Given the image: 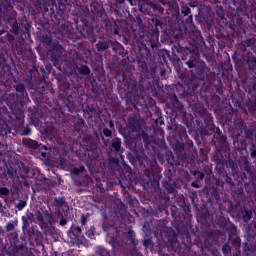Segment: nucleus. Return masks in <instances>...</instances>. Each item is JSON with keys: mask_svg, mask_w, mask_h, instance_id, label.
I'll list each match as a JSON object with an SVG mask.
<instances>
[{"mask_svg": "<svg viewBox=\"0 0 256 256\" xmlns=\"http://www.w3.org/2000/svg\"><path fill=\"white\" fill-rule=\"evenodd\" d=\"M127 127L132 131V133H138L137 138L129 135L131 145L133 147V153L129 154L127 158L129 159L131 165L134 167H139L146 177V186L151 187L154 191L159 189V193L156 196L158 200V211L159 213H169V201L175 199L177 195V182H175V175L171 172V169L164 171V190L159 188V181H161V175L159 172L155 171L153 168L157 166V159L161 165L168 163L170 167H179L181 163L179 159L175 157L173 151L167 147H160L157 141L151 140L149 134L143 130V125L141 120L137 118L136 115L129 116L127 118ZM137 139H142L145 149L148 151V155H151L152 159L147 157L145 154V149H143V144L137 143Z\"/></svg>", "mask_w": 256, "mask_h": 256, "instance_id": "f257e3e1", "label": "nucleus"}, {"mask_svg": "<svg viewBox=\"0 0 256 256\" xmlns=\"http://www.w3.org/2000/svg\"><path fill=\"white\" fill-rule=\"evenodd\" d=\"M175 49L180 59L184 61V65L192 69L190 76H188L187 83L191 85L193 91H197V88L201 87V85H205V78L207 77V72L205 71L207 64H205V61L201 60L200 53H202L209 65H213L215 63L213 50L207 47L201 34L193 35L188 40V45L186 46H181V44L178 43Z\"/></svg>", "mask_w": 256, "mask_h": 256, "instance_id": "f03ea898", "label": "nucleus"}, {"mask_svg": "<svg viewBox=\"0 0 256 256\" xmlns=\"http://www.w3.org/2000/svg\"><path fill=\"white\" fill-rule=\"evenodd\" d=\"M217 226L221 230L207 231L205 233L204 243L200 244V246L193 243L187 227H178L177 231L185 237V241L189 247H193V249H195V247L198 248L197 252H195V255L198 256H221V253L218 251H211V247H213V242H217L218 239H224L226 237L225 233H228L229 243L236 249L234 256H238L240 253L239 249H241V238L237 234V226L231 222H227V219L225 218H219Z\"/></svg>", "mask_w": 256, "mask_h": 256, "instance_id": "7ed1b4c3", "label": "nucleus"}, {"mask_svg": "<svg viewBox=\"0 0 256 256\" xmlns=\"http://www.w3.org/2000/svg\"><path fill=\"white\" fill-rule=\"evenodd\" d=\"M169 101L172 107V113H175L176 117H181L184 125L187 127L189 133L192 131H196L201 135V137H207L209 135L213 136V142L218 145H225L227 143V136L221 132L219 127L215 126L213 122V115L208 112H203L196 117V124L193 121V115L187 113L185 110V106L179 98L177 94L172 93L169 94Z\"/></svg>", "mask_w": 256, "mask_h": 256, "instance_id": "20e7f679", "label": "nucleus"}, {"mask_svg": "<svg viewBox=\"0 0 256 256\" xmlns=\"http://www.w3.org/2000/svg\"><path fill=\"white\" fill-rule=\"evenodd\" d=\"M152 30L145 32L140 31L136 35L138 45V60L145 67V61L151 57L155 51L159 50L161 43L159 42V33L165 31L166 24L159 16H153L150 20Z\"/></svg>", "mask_w": 256, "mask_h": 256, "instance_id": "39448f33", "label": "nucleus"}, {"mask_svg": "<svg viewBox=\"0 0 256 256\" xmlns=\"http://www.w3.org/2000/svg\"><path fill=\"white\" fill-rule=\"evenodd\" d=\"M60 91H63L64 97H67L65 100V106L56 105L52 109V115L58 123H65L67 121V112L68 113H77V101L79 97H82L83 90L76 85L71 86L67 82L59 81Z\"/></svg>", "mask_w": 256, "mask_h": 256, "instance_id": "423d86ee", "label": "nucleus"}, {"mask_svg": "<svg viewBox=\"0 0 256 256\" xmlns=\"http://www.w3.org/2000/svg\"><path fill=\"white\" fill-rule=\"evenodd\" d=\"M84 17L77 21V29L80 32V35L85 39H88L91 43H95L97 38L95 36V32L93 26L89 21L92 23H99V21L103 20V17H107V13L105 12V8L99 2L94 1L90 4L89 7L84 9Z\"/></svg>", "mask_w": 256, "mask_h": 256, "instance_id": "0eeeda50", "label": "nucleus"}, {"mask_svg": "<svg viewBox=\"0 0 256 256\" xmlns=\"http://www.w3.org/2000/svg\"><path fill=\"white\" fill-rule=\"evenodd\" d=\"M54 205L57 209L53 213H49V210L45 208H40L38 211H36V221L41 223V225L44 227H52L53 229H55V223L59 221V225H61V227H65V225L69 223V220L65 218L61 208L67 207V209H69V205H67V199L65 196L56 197L54 198Z\"/></svg>", "mask_w": 256, "mask_h": 256, "instance_id": "6e6552de", "label": "nucleus"}, {"mask_svg": "<svg viewBox=\"0 0 256 256\" xmlns=\"http://www.w3.org/2000/svg\"><path fill=\"white\" fill-rule=\"evenodd\" d=\"M77 1L79 0H58L55 4V0H38V5L43 11L44 19L51 21L54 25H61L67 5H75Z\"/></svg>", "mask_w": 256, "mask_h": 256, "instance_id": "1a4fd4ad", "label": "nucleus"}, {"mask_svg": "<svg viewBox=\"0 0 256 256\" xmlns=\"http://www.w3.org/2000/svg\"><path fill=\"white\" fill-rule=\"evenodd\" d=\"M132 55H134L133 61L135 63H137L138 65V69L140 71L141 74V80L140 83L138 85L140 91H145V83H149V67L147 66V61H149V59H151L152 57H159L160 63H168L169 61H171V52L169 50L166 49H162L161 50V46L158 47V50L152 52L151 56H149L146 60H145V67H143L142 62H139V46H137L136 48L134 46H132Z\"/></svg>", "mask_w": 256, "mask_h": 256, "instance_id": "9d476101", "label": "nucleus"}, {"mask_svg": "<svg viewBox=\"0 0 256 256\" xmlns=\"http://www.w3.org/2000/svg\"><path fill=\"white\" fill-rule=\"evenodd\" d=\"M170 145L181 161H185L193 151V141L189 139L185 128H180L178 135L170 140Z\"/></svg>", "mask_w": 256, "mask_h": 256, "instance_id": "9b49d317", "label": "nucleus"}, {"mask_svg": "<svg viewBox=\"0 0 256 256\" xmlns=\"http://www.w3.org/2000/svg\"><path fill=\"white\" fill-rule=\"evenodd\" d=\"M216 163V169H219L218 173H223V169H225V164L226 167L231 169L232 173H238L240 164L248 177H251V175H253V164L249 162V155L241 156L239 160H233L231 158H228V161H226L225 159H217Z\"/></svg>", "mask_w": 256, "mask_h": 256, "instance_id": "f8f14e48", "label": "nucleus"}, {"mask_svg": "<svg viewBox=\"0 0 256 256\" xmlns=\"http://www.w3.org/2000/svg\"><path fill=\"white\" fill-rule=\"evenodd\" d=\"M16 83L15 76L10 74L8 80L5 81L4 85L6 87V91H11V88L14 86L16 89V94H10L8 100H11V105H17V103H21V101H25V99H29V94L27 93V89H25V85L18 83L16 86L13 85Z\"/></svg>", "mask_w": 256, "mask_h": 256, "instance_id": "ddd939ff", "label": "nucleus"}, {"mask_svg": "<svg viewBox=\"0 0 256 256\" xmlns=\"http://www.w3.org/2000/svg\"><path fill=\"white\" fill-rule=\"evenodd\" d=\"M7 25L10 27V32L13 35H17L22 41L31 37V24L29 22L26 21L19 24L17 18L9 17L7 19Z\"/></svg>", "mask_w": 256, "mask_h": 256, "instance_id": "4468645a", "label": "nucleus"}, {"mask_svg": "<svg viewBox=\"0 0 256 256\" xmlns=\"http://www.w3.org/2000/svg\"><path fill=\"white\" fill-rule=\"evenodd\" d=\"M71 55L74 75H78L80 77H87V75H91V68H89V65H87V59H85L83 54L74 51L71 53Z\"/></svg>", "mask_w": 256, "mask_h": 256, "instance_id": "2eb2a0df", "label": "nucleus"}, {"mask_svg": "<svg viewBox=\"0 0 256 256\" xmlns=\"http://www.w3.org/2000/svg\"><path fill=\"white\" fill-rule=\"evenodd\" d=\"M102 229L106 233L107 241L111 245L112 249L121 247V237H119V228L104 222Z\"/></svg>", "mask_w": 256, "mask_h": 256, "instance_id": "dca6fc26", "label": "nucleus"}, {"mask_svg": "<svg viewBox=\"0 0 256 256\" xmlns=\"http://www.w3.org/2000/svg\"><path fill=\"white\" fill-rule=\"evenodd\" d=\"M23 145L28 147V149H33L34 151H39L43 159L47 158V155L51 153V148H48L46 145L39 144L36 140H31L29 138L22 139Z\"/></svg>", "mask_w": 256, "mask_h": 256, "instance_id": "f3484780", "label": "nucleus"}, {"mask_svg": "<svg viewBox=\"0 0 256 256\" xmlns=\"http://www.w3.org/2000/svg\"><path fill=\"white\" fill-rule=\"evenodd\" d=\"M49 52L51 53L54 65L57 66V63L63 57V46L58 42H52L50 43Z\"/></svg>", "mask_w": 256, "mask_h": 256, "instance_id": "a211bd4d", "label": "nucleus"}, {"mask_svg": "<svg viewBox=\"0 0 256 256\" xmlns=\"http://www.w3.org/2000/svg\"><path fill=\"white\" fill-rule=\"evenodd\" d=\"M67 233L68 237L71 239L70 243H72V245H77L83 240V230L75 224L70 227Z\"/></svg>", "mask_w": 256, "mask_h": 256, "instance_id": "6ab92c4d", "label": "nucleus"}, {"mask_svg": "<svg viewBox=\"0 0 256 256\" xmlns=\"http://www.w3.org/2000/svg\"><path fill=\"white\" fill-rule=\"evenodd\" d=\"M123 142L121 141V138H114L112 139L110 146L108 147V153H114V155L119 156L123 155V152L125 149L123 148Z\"/></svg>", "mask_w": 256, "mask_h": 256, "instance_id": "aec40b11", "label": "nucleus"}, {"mask_svg": "<svg viewBox=\"0 0 256 256\" xmlns=\"http://www.w3.org/2000/svg\"><path fill=\"white\" fill-rule=\"evenodd\" d=\"M105 27L110 35H121V23L115 19L106 20Z\"/></svg>", "mask_w": 256, "mask_h": 256, "instance_id": "412c9836", "label": "nucleus"}, {"mask_svg": "<svg viewBox=\"0 0 256 256\" xmlns=\"http://www.w3.org/2000/svg\"><path fill=\"white\" fill-rule=\"evenodd\" d=\"M179 89L180 91H182V93H179L178 96L180 97V99H185L189 107H193L197 105V103H199V98H197L195 94L185 91V88L183 86H180Z\"/></svg>", "mask_w": 256, "mask_h": 256, "instance_id": "4be33fe9", "label": "nucleus"}, {"mask_svg": "<svg viewBox=\"0 0 256 256\" xmlns=\"http://www.w3.org/2000/svg\"><path fill=\"white\" fill-rule=\"evenodd\" d=\"M31 220H27V218H22V232L27 237H33L35 235V229L37 226H31Z\"/></svg>", "mask_w": 256, "mask_h": 256, "instance_id": "5701e85b", "label": "nucleus"}, {"mask_svg": "<svg viewBox=\"0 0 256 256\" xmlns=\"http://www.w3.org/2000/svg\"><path fill=\"white\" fill-rule=\"evenodd\" d=\"M233 175H235V173L225 172L223 174V181L220 179L216 180V187H223V185H225V183L227 185H229V187H235V181H233Z\"/></svg>", "mask_w": 256, "mask_h": 256, "instance_id": "b1692460", "label": "nucleus"}, {"mask_svg": "<svg viewBox=\"0 0 256 256\" xmlns=\"http://www.w3.org/2000/svg\"><path fill=\"white\" fill-rule=\"evenodd\" d=\"M159 3H161L163 7H166V9L172 13H175V15H179V4H177V2L170 0H159Z\"/></svg>", "mask_w": 256, "mask_h": 256, "instance_id": "393cba45", "label": "nucleus"}, {"mask_svg": "<svg viewBox=\"0 0 256 256\" xmlns=\"http://www.w3.org/2000/svg\"><path fill=\"white\" fill-rule=\"evenodd\" d=\"M72 124L74 131H76V133H81V131H83V127H85V120L83 117H81V115L77 114L73 118Z\"/></svg>", "mask_w": 256, "mask_h": 256, "instance_id": "a878e982", "label": "nucleus"}, {"mask_svg": "<svg viewBox=\"0 0 256 256\" xmlns=\"http://www.w3.org/2000/svg\"><path fill=\"white\" fill-rule=\"evenodd\" d=\"M111 49L116 53V55H120L121 57H125L127 55V51H125V47L118 43L117 40H111L110 44Z\"/></svg>", "mask_w": 256, "mask_h": 256, "instance_id": "bb28decb", "label": "nucleus"}, {"mask_svg": "<svg viewBox=\"0 0 256 256\" xmlns=\"http://www.w3.org/2000/svg\"><path fill=\"white\" fill-rule=\"evenodd\" d=\"M209 219H211V214L209 213V210H202L199 212L197 221L198 223H201V225H204L205 227H209Z\"/></svg>", "mask_w": 256, "mask_h": 256, "instance_id": "cd10ccee", "label": "nucleus"}, {"mask_svg": "<svg viewBox=\"0 0 256 256\" xmlns=\"http://www.w3.org/2000/svg\"><path fill=\"white\" fill-rule=\"evenodd\" d=\"M239 107L241 109H244L246 113H250V115H255L256 113V100H248L247 103L244 105L242 103H239Z\"/></svg>", "mask_w": 256, "mask_h": 256, "instance_id": "c85d7f7f", "label": "nucleus"}, {"mask_svg": "<svg viewBox=\"0 0 256 256\" xmlns=\"http://www.w3.org/2000/svg\"><path fill=\"white\" fill-rule=\"evenodd\" d=\"M236 9V13H247V0H231Z\"/></svg>", "mask_w": 256, "mask_h": 256, "instance_id": "c756f323", "label": "nucleus"}, {"mask_svg": "<svg viewBox=\"0 0 256 256\" xmlns=\"http://www.w3.org/2000/svg\"><path fill=\"white\" fill-rule=\"evenodd\" d=\"M44 115L43 112L36 110L31 113L30 121L34 127H39L41 125V119H43Z\"/></svg>", "mask_w": 256, "mask_h": 256, "instance_id": "7c9ffc66", "label": "nucleus"}, {"mask_svg": "<svg viewBox=\"0 0 256 256\" xmlns=\"http://www.w3.org/2000/svg\"><path fill=\"white\" fill-rule=\"evenodd\" d=\"M181 15L187 17V19L183 20L186 25H191V23H193V14H191V8H189V6L184 5L181 7Z\"/></svg>", "mask_w": 256, "mask_h": 256, "instance_id": "2f4dec72", "label": "nucleus"}, {"mask_svg": "<svg viewBox=\"0 0 256 256\" xmlns=\"http://www.w3.org/2000/svg\"><path fill=\"white\" fill-rule=\"evenodd\" d=\"M111 48V40L109 38H100L96 44L97 51H107Z\"/></svg>", "mask_w": 256, "mask_h": 256, "instance_id": "473e14b6", "label": "nucleus"}, {"mask_svg": "<svg viewBox=\"0 0 256 256\" xmlns=\"http://www.w3.org/2000/svg\"><path fill=\"white\" fill-rule=\"evenodd\" d=\"M240 215L244 223H249L251 219H253V210L249 209L247 206H244L240 210Z\"/></svg>", "mask_w": 256, "mask_h": 256, "instance_id": "72a5a7b5", "label": "nucleus"}, {"mask_svg": "<svg viewBox=\"0 0 256 256\" xmlns=\"http://www.w3.org/2000/svg\"><path fill=\"white\" fill-rule=\"evenodd\" d=\"M96 187L100 193H105L109 191V181L107 179L96 178Z\"/></svg>", "mask_w": 256, "mask_h": 256, "instance_id": "f704fd0d", "label": "nucleus"}, {"mask_svg": "<svg viewBox=\"0 0 256 256\" xmlns=\"http://www.w3.org/2000/svg\"><path fill=\"white\" fill-rule=\"evenodd\" d=\"M233 147L235 151H246L247 150V141L245 139H241L239 141L238 138H235L233 141Z\"/></svg>", "mask_w": 256, "mask_h": 256, "instance_id": "c9c22d12", "label": "nucleus"}, {"mask_svg": "<svg viewBox=\"0 0 256 256\" xmlns=\"http://www.w3.org/2000/svg\"><path fill=\"white\" fill-rule=\"evenodd\" d=\"M247 235L251 245H256V221H254L253 226L248 230Z\"/></svg>", "mask_w": 256, "mask_h": 256, "instance_id": "e433bc0d", "label": "nucleus"}, {"mask_svg": "<svg viewBox=\"0 0 256 256\" xmlns=\"http://www.w3.org/2000/svg\"><path fill=\"white\" fill-rule=\"evenodd\" d=\"M136 1H138V7L141 13H149V7H151V2H149V0H136Z\"/></svg>", "mask_w": 256, "mask_h": 256, "instance_id": "4c0bfd02", "label": "nucleus"}, {"mask_svg": "<svg viewBox=\"0 0 256 256\" xmlns=\"http://www.w3.org/2000/svg\"><path fill=\"white\" fill-rule=\"evenodd\" d=\"M245 139L253 141V136L255 135V126H249L243 130Z\"/></svg>", "mask_w": 256, "mask_h": 256, "instance_id": "58836bf2", "label": "nucleus"}, {"mask_svg": "<svg viewBox=\"0 0 256 256\" xmlns=\"http://www.w3.org/2000/svg\"><path fill=\"white\" fill-rule=\"evenodd\" d=\"M161 2H150V7L153 9L154 13H159L163 15L165 12V8L162 6Z\"/></svg>", "mask_w": 256, "mask_h": 256, "instance_id": "ea45409f", "label": "nucleus"}, {"mask_svg": "<svg viewBox=\"0 0 256 256\" xmlns=\"http://www.w3.org/2000/svg\"><path fill=\"white\" fill-rule=\"evenodd\" d=\"M11 1L9 0H0V21L1 16L3 15V9L4 11H9L11 9Z\"/></svg>", "mask_w": 256, "mask_h": 256, "instance_id": "a19ab883", "label": "nucleus"}, {"mask_svg": "<svg viewBox=\"0 0 256 256\" xmlns=\"http://www.w3.org/2000/svg\"><path fill=\"white\" fill-rule=\"evenodd\" d=\"M234 125L236 129H239L240 133H238V137L243 135V130L247 127V124H245V121L243 119H237L234 122Z\"/></svg>", "mask_w": 256, "mask_h": 256, "instance_id": "79ce46f5", "label": "nucleus"}, {"mask_svg": "<svg viewBox=\"0 0 256 256\" xmlns=\"http://www.w3.org/2000/svg\"><path fill=\"white\" fill-rule=\"evenodd\" d=\"M115 215L116 217H118V219H125L126 215H127V210L125 209V205L121 204L120 208L115 210Z\"/></svg>", "mask_w": 256, "mask_h": 256, "instance_id": "37998d69", "label": "nucleus"}, {"mask_svg": "<svg viewBox=\"0 0 256 256\" xmlns=\"http://www.w3.org/2000/svg\"><path fill=\"white\" fill-rule=\"evenodd\" d=\"M33 99L37 105H43V103H47V100L45 99V96L42 92L35 93Z\"/></svg>", "mask_w": 256, "mask_h": 256, "instance_id": "c03bdc74", "label": "nucleus"}, {"mask_svg": "<svg viewBox=\"0 0 256 256\" xmlns=\"http://www.w3.org/2000/svg\"><path fill=\"white\" fill-rule=\"evenodd\" d=\"M192 175L195 177L196 181H203L205 179V172L194 170Z\"/></svg>", "mask_w": 256, "mask_h": 256, "instance_id": "a18cd8bd", "label": "nucleus"}, {"mask_svg": "<svg viewBox=\"0 0 256 256\" xmlns=\"http://www.w3.org/2000/svg\"><path fill=\"white\" fill-rule=\"evenodd\" d=\"M85 235L88 239H95V235H97L95 226H91L90 229L85 232Z\"/></svg>", "mask_w": 256, "mask_h": 256, "instance_id": "49530a36", "label": "nucleus"}, {"mask_svg": "<svg viewBox=\"0 0 256 256\" xmlns=\"http://www.w3.org/2000/svg\"><path fill=\"white\" fill-rule=\"evenodd\" d=\"M202 173L204 175H213V164L204 165L202 167Z\"/></svg>", "mask_w": 256, "mask_h": 256, "instance_id": "de8ad7c7", "label": "nucleus"}, {"mask_svg": "<svg viewBox=\"0 0 256 256\" xmlns=\"http://www.w3.org/2000/svg\"><path fill=\"white\" fill-rule=\"evenodd\" d=\"M248 19H250L252 25L256 23V8H252L248 13Z\"/></svg>", "mask_w": 256, "mask_h": 256, "instance_id": "09e8293b", "label": "nucleus"}, {"mask_svg": "<svg viewBox=\"0 0 256 256\" xmlns=\"http://www.w3.org/2000/svg\"><path fill=\"white\" fill-rule=\"evenodd\" d=\"M34 235L36 236V238H35L36 244L41 245V243H43V234L35 228V234Z\"/></svg>", "mask_w": 256, "mask_h": 256, "instance_id": "8fccbe9b", "label": "nucleus"}, {"mask_svg": "<svg viewBox=\"0 0 256 256\" xmlns=\"http://www.w3.org/2000/svg\"><path fill=\"white\" fill-rule=\"evenodd\" d=\"M18 167L21 173H24V175H27L29 173V166L25 165V163L19 162Z\"/></svg>", "mask_w": 256, "mask_h": 256, "instance_id": "3c124183", "label": "nucleus"}, {"mask_svg": "<svg viewBox=\"0 0 256 256\" xmlns=\"http://www.w3.org/2000/svg\"><path fill=\"white\" fill-rule=\"evenodd\" d=\"M93 113H95V108L88 107V109L84 112V117H87L88 119H92Z\"/></svg>", "mask_w": 256, "mask_h": 256, "instance_id": "603ef678", "label": "nucleus"}, {"mask_svg": "<svg viewBox=\"0 0 256 256\" xmlns=\"http://www.w3.org/2000/svg\"><path fill=\"white\" fill-rule=\"evenodd\" d=\"M142 231L146 235H149V233H151V225L149 224V222H144L143 227H142Z\"/></svg>", "mask_w": 256, "mask_h": 256, "instance_id": "864d4df0", "label": "nucleus"}, {"mask_svg": "<svg viewBox=\"0 0 256 256\" xmlns=\"http://www.w3.org/2000/svg\"><path fill=\"white\" fill-rule=\"evenodd\" d=\"M23 219H26L27 221H31L33 223V221H35V219H37V217L35 216V214L29 212L26 213L25 216H22Z\"/></svg>", "mask_w": 256, "mask_h": 256, "instance_id": "5fc2aeb1", "label": "nucleus"}, {"mask_svg": "<svg viewBox=\"0 0 256 256\" xmlns=\"http://www.w3.org/2000/svg\"><path fill=\"white\" fill-rule=\"evenodd\" d=\"M84 171H85V166H80L79 168L74 167V168L72 169V173H73L74 175H81V173H83Z\"/></svg>", "mask_w": 256, "mask_h": 256, "instance_id": "6e6d98bb", "label": "nucleus"}, {"mask_svg": "<svg viewBox=\"0 0 256 256\" xmlns=\"http://www.w3.org/2000/svg\"><path fill=\"white\" fill-rule=\"evenodd\" d=\"M216 15H218L219 19H225V10H223V6H220L217 9Z\"/></svg>", "mask_w": 256, "mask_h": 256, "instance_id": "4d7b16f0", "label": "nucleus"}, {"mask_svg": "<svg viewBox=\"0 0 256 256\" xmlns=\"http://www.w3.org/2000/svg\"><path fill=\"white\" fill-rule=\"evenodd\" d=\"M250 158L253 159V161H256V146H255V144H252V147L250 148Z\"/></svg>", "mask_w": 256, "mask_h": 256, "instance_id": "13d9d810", "label": "nucleus"}, {"mask_svg": "<svg viewBox=\"0 0 256 256\" xmlns=\"http://www.w3.org/2000/svg\"><path fill=\"white\" fill-rule=\"evenodd\" d=\"M9 195V188L0 187V197H7Z\"/></svg>", "mask_w": 256, "mask_h": 256, "instance_id": "bf43d9fd", "label": "nucleus"}, {"mask_svg": "<svg viewBox=\"0 0 256 256\" xmlns=\"http://www.w3.org/2000/svg\"><path fill=\"white\" fill-rule=\"evenodd\" d=\"M233 30L236 32L237 37H243V35L247 34V30L245 28H240L239 30H235V28H233Z\"/></svg>", "mask_w": 256, "mask_h": 256, "instance_id": "052dcab7", "label": "nucleus"}, {"mask_svg": "<svg viewBox=\"0 0 256 256\" xmlns=\"http://www.w3.org/2000/svg\"><path fill=\"white\" fill-rule=\"evenodd\" d=\"M21 135H23L24 137L31 135V128L29 126H26L25 128H23L21 130Z\"/></svg>", "mask_w": 256, "mask_h": 256, "instance_id": "680f3d73", "label": "nucleus"}, {"mask_svg": "<svg viewBox=\"0 0 256 256\" xmlns=\"http://www.w3.org/2000/svg\"><path fill=\"white\" fill-rule=\"evenodd\" d=\"M246 47H253L255 45V41L251 38L242 41Z\"/></svg>", "mask_w": 256, "mask_h": 256, "instance_id": "e2e57ef3", "label": "nucleus"}, {"mask_svg": "<svg viewBox=\"0 0 256 256\" xmlns=\"http://www.w3.org/2000/svg\"><path fill=\"white\" fill-rule=\"evenodd\" d=\"M104 137H112L113 131H111L109 128H104L102 131Z\"/></svg>", "mask_w": 256, "mask_h": 256, "instance_id": "0e129e2a", "label": "nucleus"}, {"mask_svg": "<svg viewBox=\"0 0 256 256\" xmlns=\"http://www.w3.org/2000/svg\"><path fill=\"white\" fill-rule=\"evenodd\" d=\"M27 205V203L25 201H20L17 205L16 208L18 209V211H23V209H25V206Z\"/></svg>", "mask_w": 256, "mask_h": 256, "instance_id": "69168bd1", "label": "nucleus"}, {"mask_svg": "<svg viewBox=\"0 0 256 256\" xmlns=\"http://www.w3.org/2000/svg\"><path fill=\"white\" fill-rule=\"evenodd\" d=\"M5 177H10V179H13V177H15V175L13 174V169L11 168H7V171L4 172Z\"/></svg>", "mask_w": 256, "mask_h": 256, "instance_id": "338daca9", "label": "nucleus"}, {"mask_svg": "<svg viewBox=\"0 0 256 256\" xmlns=\"http://www.w3.org/2000/svg\"><path fill=\"white\" fill-rule=\"evenodd\" d=\"M49 139L50 141H52V143H57L58 145H61V141H59V139L57 138V135H51Z\"/></svg>", "mask_w": 256, "mask_h": 256, "instance_id": "774afa93", "label": "nucleus"}]
</instances>
